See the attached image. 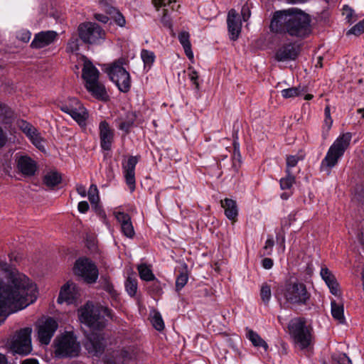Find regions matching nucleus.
I'll use <instances>...</instances> for the list:
<instances>
[{
    "label": "nucleus",
    "instance_id": "nucleus-47",
    "mask_svg": "<svg viewBox=\"0 0 364 364\" xmlns=\"http://www.w3.org/2000/svg\"><path fill=\"white\" fill-rule=\"evenodd\" d=\"M161 22L164 26L171 29L172 28V21L170 16L168 15L167 9L163 10V16L161 17Z\"/></svg>",
    "mask_w": 364,
    "mask_h": 364
},
{
    "label": "nucleus",
    "instance_id": "nucleus-60",
    "mask_svg": "<svg viewBox=\"0 0 364 364\" xmlns=\"http://www.w3.org/2000/svg\"><path fill=\"white\" fill-rule=\"evenodd\" d=\"M76 191L82 197H85L87 195L86 188L82 184H77Z\"/></svg>",
    "mask_w": 364,
    "mask_h": 364
},
{
    "label": "nucleus",
    "instance_id": "nucleus-17",
    "mask_svg": "<svg viewBox=\"0 0 364 364\" xmlns=\"http://www.w3.org/2000/svg\"><path fill=\"white\" fill-rule=\"evenodd\" d=\"M138 161V156H131L125 163H122V169L125 181L132 192L135 189V167Z\"/></svg>",
    "mask_w": 364,
    "mask_h": 364
},
{
    "label": "nucleus",
    "instance_id": "nucleus-45",
    "mask_svg": "<svg viewBox=\"0 0 364 364\" xmlns=\"http://www.w3.org/2000/svg\"><path fill=\"white\" fill-rule=\"evenodd\" d=\"M31 37V33L28 30L22 29L17 33L16 38L23 42L28 43Z\"/></svg>",
    "mask_w": 364,
    "mask_h": 364
},
{
    "label": "nucleus",
    "instance_id": "nucleus-41",
    "mask_svg": "<svg viewBox=\"0 0 364 364\" xmlns=\"http://www.w3.org/2000/svg\"><path fill=\"white\" fill-rule=\"evenodd\" d=\"M153 326L157 331H162L164 328V323L159 313H156L151 320Z\"/></svg>",
    "mask_w": 364,
    "mask_h": 364
},
{
    "label": "nucleus",
    "instance_id": "nucleus-15",
    "mask_svg": "<svg viewBox=\"0 0 364 364\" xmlns=\"http://www.w3.org/2000/svg\"><path fill=\"white\" fill-rule=\"evenodd\" d=\"M58 37L55 31H41L34 35V38L30 45L33 49H41L53 43Z\"/></svg>",
    "mask_w": 364,
    "mask_h": 364
},
{
    "label": "nucleus",
    "instance_id": "nucleus-61",
    "mask_svg": "<svg viewBox=\"0 0 364 364\" xmlns=\"http://www.w3.org/2000/svg\"><path fill=\"white\" fill-rule=\"evenodd\" d=\"M21 364H39L38 361L34 358H28L24 360Z\"/></svg>",
    "mask_w": 364,
    "mask_h": 364
},
{
    "label": "nucleus",
    "instance_id": "nucleus-4",
    "mask_svg": "<svg viewBox=\"0 0 364 364\" xmlns=\"http://www.w3.org/2000/svg\"><path fill=\"white\" fill-rule=\"evenodd\" d=\"M279 293L283 296L285 303L291 306H306L311 296L306 286L300 282H287L279 288Z\"/></svg>",
    "mask_w": 364,
    "mask_h": 364
},
{
    "label": "nucleus",
    "instance_id": "nucleus-37",
    "mask_svg": "<svg viewBox=\"0 0 364 364\" xmlns=\"http://www.w3.org/2000/svg\"><path fill=\"white\" fill-rule=\"evenodd\" d=\"M141 59L144 63V67L150 68L155 60L154 52L143 49L141 53Z\"/></svg>",
    "mask_w": 364,
    "mask_h": 364
},
{
    "label": "nucleus",
    "instance_id": "nucleus-3",
    "mask_svg": "<svg viewBox=\"0 0 364 364\" xmlns=\"http://www.w3.org/2000/svg\"><path fill=\"white\" fill-rule=\"evenodd\" d=\"M100 72L90 60H85L82 70V77L85 81L87 90L96 99L107 100L105 86L99 81Z\"/></svg>",
    "mask_w": 364,
    "mask_h": 364
},
{
    "label": "nucleus",
    "instance_id": "nucleus-29",
    "mask_svg": "<svg viewBox=\"0 0 364 364\" xmlns=\"http://www.w3.org/2000/svg\"><path fill=\"white\" fill-rule=\"evenodd\" d=\"M188 280V274L187 264H184L182 269L179 272L176 279V290L180 291L187 284Z\"/></svg>",
    "mask_w": 364,
    "mask_h": 364
},
{
    "label": "nucleus",
    "instance_id": "nucleus-22",
    "mask_svg": "<svg viewBox=\"0 0 364 364\" xmlns=\"http://www.w3.org/2000/svg\"><path fill=\"white\" fill-rule=\"evenodd\" d=\"M320 274L328 287L331 293L335 296H338L339 294V285L332 272L327 267H324L321 268Z\"/></svg>",
    "mask_w": 364,
    "mask_h": 364
},
{
    "label": "nucleus",
    "instance_id": "nucleus-64",
    "mask_svg": "<svg viewBox=\"0 0 364 364\" xmlns=\"http://www.w3.org/2000/svg\"><path fill=\"white\" fill-rule=\"evenodd\" d=\"M332 119L331 117L325 119V123L328 126V129H330L332 124Z\"/></svg>",
    "mask_w": 364,
    "mask_h": 364
},
{
    "label": "nucleus",
    "instance_id": "nucleus-51",
    "mask_svg": "<svg viewBox=\"0 0 364 364\" xmlns=\"http://www.w3.org/2000/svg\"><path fill=\"white\" fill-rule=\"evenodd\" d=\"M114 22L120 27H124L126 24L124 16L119 11H117L114 16Z\"/></svg>",
    "mask_w": 364,
    "mask_h": 364
},
{
    "label": "nucleus",
    "instance_id": "nucleus-7",
    "mask_svg": "<svg viewBox=\"0 0 364 364\" xmlns=\"http://www.w3.org/2000/svg\"><path fill=\"white\" fill-rule=\"evenodd\" d=\"M80 346L72 333H66L55 339V355L58 358H74L78 355Z\"/></svg>",
    "mask_w": 364,
    "mask_h": 364
},
{
    "label": "nucleus",
    "instance_id": "nucleus-11",
    "mask_svg": "<svg viewBox=\"0 0 364 364\" xmlns=\"http://www.w3.org/2000/svg\"><path fill=\"white\" fill-rule=\"evenodd\" d=\"M74 271L88 284L95 283L98 278L99 272L97 266L87 258H80L76 260Z\"/></svg>",
    "mask_w": 364,
    "mask_h": 364
},
{
    "label": "nucleus",
    "instance_id": "nucleus-9",
    "mask_svg": "<svg viewBox=\"0 0 364 364\" xmlns=\"http://www.w3.org/2000/svg\"><path fill=\"white\" fill-rule=\"evenodd\" d=\"M80 40L86 44H98L105 38V31L95 22H84L77 28Z\"/></svg>",
    "mask_w": 364,
    "mask_h": 364
},
{
    "label": "nucleus",
    "instance_id": "nucleus-8",
    "mask_svg": "<svg viewBox=\"0 0 364 364\" xmlns=\"http://www.w3.org/2000/svg\"><path fill=\"white\" fill-rule=\"evenodd\" d=\"M107 73L119 91L127 93L131 88V77L129 73L122 66V63L117 61L112 63L107 69Z\"/></svg>",
    "mask_w": 364,
    "mask_h": 364
},
{
    "label": "nucleus",
    "instance_id": "nucleus-54",
    "mask_svg": "<svg viewBox=\"0 0 364 364\" xmlns=\"http://www.w3.org/2000/svg\"><path fill=\"white\" fill-rule=\"evenodd\" d=\"M7 142V134L0 126V149L3 148Z\"/></svg>",
    "mask_w": 364,
    "mask_h": 364
},
{
    "label": "nucleus",
    "instance_id": "nucleus-6",
    "mask_svg": "<svg viewBox=\"0 0 364 364\" xmlns=\"http://www.w3.org/2000/svg\"><path fill=\"white\" fill-rule=\"evenodd\" d=\"M304 318H295L290 321L288 328L290 335L301 349L308 348L311 341V329L306 325Z\"/></svg>",
    "mask_w": 364,
    "mask_h": 364
},
{
    "label": "nucleus",
    "instance_id": "nucleus-48",
    "mask_svg": "<svg viewBox=\"0 0 364 364\" xmlns=\"http://www.w3.org/2000/svg\"><path fill=\"white\" fill-rule=\"evenodd\" d=\"M103 289L109 293L112 297L116 298L117 296V292L114 289V286L109 281H106L103 284Z\"/></svg>",
    "mask_w": 364,
    "mask_h": 364
},
{
    "label": "nucleus",
    "instance_id": "nucleus-26",
    "mask_svg": "<svg viewBox=\"0 0 364 364\" xmlns=\"http://www.w3.org/2000/svg\"><path fill=\"white\" fill-rule=\"evenodd\" d=\"M80 105L81 103L77 98L70 97L64 102H61L58 106L61 111L70 114L73 110H77Z\"/></svg>",
    "mask_w": 364,
    "mask_h": 364
},
{
    "label": "nucleus",
    "instance_id": "nucleus-32",
    "mask_svg": "<svg viewBox=\"0 0 364 364\" xmlns=\"http://www.w3.org/2000/svg\"><path fill=\"white\" fill-rule=\"evenodd\" d=\"M69 114L79 124H85L88 116L85 108L82 105V104L80 105V107L77 108V110H73Z\"/></svg>",
    "mask_w": 364,
    "mask_h": 364
},
{
    "label": "nucleus",
    "instance_id": "nucleus-46",
    "mask_svg": "<svg viewBox=\"0 0 364 364\" xmlns=\"http://www.w3.org/2000/svg\"><path fill=\"white\" fill-rule=\"evenodd\" d=\"M274 245V241L272 237H269L265 242V245L263 247V255H270L272 252L273 247Z\"/></svg>",
    "mask_w": 364,
    "mask_h": 364
},
{
    "label": "nucleus",
    "instance_id": "nucleus-30",
    "mask_svg": "<svg viewBox=\"0 0 364 364\" xmlns=\"http://www.w3.org/2000/svg\"><path fill=\"white\" fill-rule=\"evenodd\" d=\"M62 178L60 173L56 171H50L43 177V183L50 188H53L60 183Z\"/></svg>",
    "mask_w": 364,
    "mask_h": 364
},
{
    "label": "nucleus",
    "instance_id": "nucleus-43",
    "mask_svg": "<svg viewBox=\"0 0 364 364\" xmlns=\"http://www.w3.org/2000/svg\"><path fill=\"white\" fill-rule=\"evenodd\" d=\"M79 50V39L77 36H73L68 41L67 44V50L74 53Z\"/></svg>",
    "mask_w": 364,
    "mask_h": 364
},
{
    "label": "nucleus",
    "instance_id": "nucleus-23",
    "mask_svg": "<svg viewBox=\"0 0 364 364\" xmlns=\"http://www.w3.org/2000/svg\"><path fill=\"white\" fill-rule=\"evenodd\" d=\"M221 206L224 208L225 216L232 222L237 221L238 208L235 200L230 198H225L220 201Z\"/></svg>",
    "mask_w": 364,
    "mask_h": 364
},
{
    "label": "nucleus",
    "instance_id": "nucleus-42",
    "mask_svg": "<svg viewBox=\"0 0 364 364\" xmlns=\"http://www.w3.org/2000/svg\"><path fill=\"white\" fill-rule=\"evenodd\" d=\"M364 33V18L353 26L348 32L347 35L353 34L360 36Z\"/></svg>",
    "mask_w": 364,
    "mask_h": 364
},
{
    "label": "nucleus",
    "instance_id": "nucleus-39",
    "mask_svg": "<svg viewBox=\"0 0 364 364\" xmlns=\"http://www.w3.org/2000/svg\"><path fill=\"white\" fill-rule=\"evenodd\" d=\"M272 296L271 287L267 283L262 285L260 289V297L264 304H268Z\"/></svg>",
    "mask_w": 364,
    "mask_h": 364
},
{
    "label": "nucleus",
    "instance_id": "nucleus-36",
    "mask_svg": "<svg viewBox=\"0 0 364 364\" xmlns=\"http://www.w3.org/2000/svg\"><path fill=\"white\" fill-rule=\"evenodd\" d=\"M303 90V89H301V87H292L282 90L281 94L284 98H292L299 96Z\"/></svg>",
    "mask_w": 364,
    "mask_h": 364
},
{
    "label": "nucleus",
    "instance_id": "nucleus-20",
    "mask_svg": "<svg viewBox=\"0 0 364 364\" xmlns=\"http://www.w3.org/2000/svg\"><path fill=\"white\" fill-rule=\"evenodd\" d=\"M18 127L28 137L33 145L40 150L44 149L43 138L36 127L25 120L19 121Z\"/></svg>",
    "mask_w": 364,
    "mask_h": 364
},
{
    "label": "nucleus",
    "instance_id": "nucleus-16",
    "mask_svg": "<svg viewBox=\"0 0 364 364\" xmlns=\"http://www.w3.org/2000/svg\"><path fill=\"white\" fill-rule=\"evenodd\" d=\"M299 54V46L293 43H284L276 50L274 59L278 62L294 60Z\"/></svg>",
    "mask_w": 364,
    "mask_h": 364
},
{
    "label": "nucleus",
    "instance_id": "nucleus-33",
    "mask_svg": "<svg viewBox=\"0 0 364 364\" xmlns=\"http://www.w3.org/2000/svg\"><path fill=\"white\" fill-rule=\"evenodd\" d=\"M139 274L142 280L151 282L156 278L151 269L146 264H141L137 267Z\"/></svg>",
    "mask_w": 364,
    "mask_h": 364
},
{
    "label": "nucleus",
    "instance_id": "nucleus-5",
    "mask_svg": "<svg viewBox=\"0 0 364 364\" xmlns=\"http://www.w3.org/2000/svg\"><path fill=\"white\" fill-rule=\"evenodd\" d=\"M351 138V133L346 132L336 139L321 161V168L322 170L329 171L338 164V160L348 148Z\"/></svg>",
    "mask_w": 364,
    "mask_h": 364
},
{
    "label": "nucleus",
    "instance_id": "nucleus-57",
    "mask_svg": "<svg viewBox=\"0 0 364 364\" xmlns=\"http://www.w3.org/2000/svg\"><path fill=\"white\" fill-rule=\"evenodd\" d=\"M191 80L193 82V83L196 85V88L197 90L199 89V84L198 82V73L196 71H192L191 73L189 75Z\"/></svg>",
    "mask_w": 364,
    "mask_h": 364
},
{
    "label": "nucleus",
    "instance_id": "nucleus-44",
    "mask_svg": "<svg viewBox=\"0 0 364 364\" xmlns=\"http://www.w3.org/2000/svg\"><path fill=\"white\" fill-rule=\"evenodd\" d=\"M152 281V284L149 287V292L154 295L161 294L162 292V287L160 281H159L156 278L154 279V280Z\"/></svg>",
    "mask_w": 364,
    "mask_h": 364
},
{
    "label": "nucleus",
    "instance_id": "nucleus-1",
    "mask_svg": "<svg viewBox=\"0 0 364 364\" xmlns=\"http://www.w3.org/2000/svg\"><path fill=\"white\" fill-rule=\"evenodd\" d=\"M101 313L112 319L111 309L107 307L95 306L92 302H87L78 310L80 322L93 330L87 335L84 345L88 353L95 356L102 355L106 346L105 338L100 332L105 326Z\"/></svg>",
    "mask_w": 364,
    "mask_h": 364
},
{
    "label": "nucleus",
    "instance_id": "nucleus-31",
    "mask_svg": "<svg viewBox=\"0 0 364 364\" xmlns=\"http://www.w3.org/2000/svg\"><path fill=\"white\" fill-rule=\"evenodd\" d=\"M331 314L333 318L337 320L340 323L345 322V317L343 315V305L336 303V301H331Z\"/></svg>",
    "mask_w": 364,
    "mask_h": 364
},
{
    "label": "nucleus",
    "instance_id": "nucleus-53",
    "mask_svg": "<svg viewBox=\"0 0 364 364\" xmlns=\"http://www.w3.org/2000/svg\"><path fill=\"white\" fill-rule=\"evenodd\" d=\"M241 14L244 21H247L248 18L250 17L251 11L247 4H245L242 6L241 9Z\"/></svg>",
    "mask_w": 364,
    "mask_h": 364
},
{
    "label": "nucleus",
    "instance_id": "nucleus-40",
    "mask_svg": "<svg viewBox=\"0 0 364 364\" xmlns=\"http://www.w3.org/2000/svg\"><path fill=\"white\" fill-rule=\"evenodd\" d=\"M88 198L91 204H97L100 200L98 189L96 185L92 184L88 191Z\"/></svg>",
    "mask_w": 364,
    "mask_h": 364
},
{
    "label": "nucleus",
    "instance_id": "nucleus-13",
    "mask_svg": "<svg viewBox=\"0 0 364 364\" xmlns=\"http://www.w3.org/2000/svg\"><path fill=\"white\" fill-rule=\"evenodd\" d=\"M15 162L18 172L24 176L31 177L35 175L38 165L36 161L28 155H15Z\"/></svg>",
    "mask_w": 364,
    "mask_h": 364
},
{
    "label": "nucleus",
    "instance_id": "nucleus-49",
    "mask_svg": "<svg viewBox=\"0 0 364 364\" xmlns=\"http://www.w3.org/2000/svg\"><path fill=\"white\" fill-rule=\"evenodd\" d=\"M176 2V0H152V4L155 9L159 11L160 8L166 6L167 4Z\"/></svg>",
    "mask_w": 364,
    "mask_h": 364
},
{
    "label": "nucleus",
    "instance_id": "nucleus-27",
    "mask_svg": "<svg viewBox=\"0 0 364 364\" xmlns=\"http://www.w3.org/2000/svg\"><path fill=\"white\" fill-rule=\"evenodd\" d=\"M14 117L13 109L5 103L0 102V121L3 124H9Z\"/></svg>",
    "mask_w": 364,
    "mask_h": 364
},
{
    "label": "nucleus",
    "instance_id": "nucleus-14",
    "mask_svg": "<svg viewBox=\"0 0 364 364\" xmlns=\"http://www.w3.org/2000/svg\"><path fill=\"white\" fill-rule=\"evenodd\" d=\"M99 137L102 149L110 151L114 141V130L106 120L101 121L99 124Z\"/></svg>",
    "mask_w": 364,
    "mask_h": 364
},
{
    "label": "nucleus",
    "instance_id": "nucleus-62",
    "mask_svg": "<svg viewBox=\"0 0 364 364\" xmlns=\"http://www.w3.org/2000/svg\"><path fill=\"white\" fill-rule=\"evenodd\" d=\"M0 268L4 272L9 270V266L6 262L0 261Z\"/></svg>",
    "mask_w": 364,
    "mask_h": 364
},
{
    "label": "nucleus",
    "instance_id": "nucleus-28",
    "mask_svg": "<svg viewBox=\"0 0 364 364\" xmlns=\"http://www.w3.org/2000/svg\"><path fill=\"white\" fill-rule=\"evenodd\" d=\"M189 33L188 32H181L178 35V40L183 46L186 56L191 59L193 58V53L191 50V44L189 41Z\"/></svg>",
    "mask_w": 364,
    "mask_h": 364
},
{
    "label": "nucleus",
    "instance_id": "nucleus-21",
    "mask_svg": "<svg viewBox=\"0 0 364 364\" xmlns=\"http://www.w3.org/2000/svg\"><path fill=\"white\" fill-rule=\"evenodd\" d=\"M115 218L121 227V231L126 237L133 238L135 232L129 214L124 212H117Z\"/></svg>",
    "mask_w": 364,
    "mask_h": 364
},
{
    "label": "nucleus",
    "instance_id": "nucleus-12",
    "mask_svg": "<svg viewBox=\"0 0 364 364\" xmlns=\"http://www.w3.org/2000/svg\"><path fill=\"white\" fill-rule=\"evenodd\" d=\"M58 328L57 321L51 317H48L38 322L37 325L38 340L43 345H48L55 332Z\"/></svg>",
    "mask_w": 364,
    "mask_h": 364
},
{
    "label": "nucleus",
    "instance_id": "nucleus-10",
    "mask_svg": "<svg viewBox=\"0 0 364 364\" xmlns=\"http://www.w3.org/2000/svg\"><path fill=\"white\" fill-rule=\"evenodd\" d=\"M31 327H26L17 331L11 342V348L16 353L26 355L32 350Z\"/></svg>",
    "mask_w": 364,
    "mask_h": 364
},
{
    "label": "nucleus",
    "instance_id": "nucleus-19",
    "mask_svg": "<svg viewBox=\"0 0 364 364\" xmlns=\"http://www.w3.org/2000/svg\"><path fill=\"white\" fill-rule=\"evenodd\" d=\"M227 24L230 39L236 41L241 33L242 22L238 14L233 9L228 11Z\"/></svg>",
    "mask_w": 364,
    "mask_h": 364
},
{
    "label": "nucleus",
    "instance_id": "nucleus-50",
    "mask_svg": "<svg viewBox=\"0 0 364 364\" xmlns=\"http://www.w3.org/2000/svg\"><path fill=\"white\" fill-rule=\"evenodd\" d=\"M300 158L296 155L288 156L287 157V169L296 166Z\"/></svg>",
    "mask_w": 364,
    "mask_h": 364
},
{
    "label": "nucleus",
    "instance_id": "nucleus-55",
    "mask_svg": "<svg viewBox=\"0 0 364 364\" xmlns=\"http://www.w3.org/2000/svg\"><path fill=\"white\" fill-rule=\"evenodd\" d=\"M273 260L269 257H266L262 261V265L266 269H270L273 267Z\"/></svg>",
    "mask_w": 364,
    "mask_h": 364
},
{
    "label": "nucleus",
    "instance_id": "nucleus-35",
    "mask_svg": "<svg viewBox=\"0 0 364 364\" xmlns=\"http://www.w3.org/2000/svg\"><path fill=\"white\" fill-rule=\"evenodd\" d=\"M137 280L135 277L129 276L125 282L126 291L130 296H134L137 291Z\"/></svg>",
    "mask_w": 364,
    "mask_h": 364
},
{
    "label": "nucleus",
    "instance_id": "nucleus-52",
    "mask_svg": "<svg viewBox=\"0 0 364 364\" xmlns=\"http://www.w3.org/2000/svg\"><path fill=\"white\" fill-rule=\"evenodd\" d=\"M343 14L346 15V18L348 21H353V16L354 15V11L350 8L348 5L343 6Z\"/></svg>",
    "mask_w": 364,
    "mask_h": 364
},
{
    "label": "nucleus",
    "instance_id": "nucleus-18",
    "mask_svg": "<svg viewBox=\"0 0 364 364\" xmlns=\"http://www.w3.org/2000/svg\"><path fill=\"white\" fill-rule=\"evenodd\" d=\"M80 294L78 288L73 282H68L64 284L60 291L58 303L62 304L66 302L68 304H74L76 302Z\"/></svg>",
    "mask_w": 364,
    "mask_h": 364
},
{
    "label": "nucleus",
    "instance_id": "nucleus-25",
    "mask_svg": "<svg viewBox=\"0 0 364 364\" xmlns=\"http://www.w3.org/2000/svg\"><path fill=\"white\" fill-rule=\"evenodd\" d=\"M246 337L251 341L255 347H262L265 351L267 350L269 348L268 344L257 332L247 328Z\"/></svg>",
    "mask_w": 364,
    "mask_h": 364
},
{
    "label": "nucleus",
    "instance_id": "nucleus-38",
    "mask_svg": "<svg viewBox=\"0 0 364 364\" xmlns=\"http://www.w3.org/2000/svg\"><path fill=\"white\" fill-rule=\"evenodd\" d=\"M331 360V364H352V362L348 355L343 353L332 355Z\"/></svg>",
    "mask_w": 364,
    "mask_h": 364
},
{
    "label": "nucleus",
    "instance_id": "nucleus-63",
    "mask_svg": "<svg viewBox=\"0 0 364 364\" xmlns=\"http://www.w3.org/2000/svg\"><path fill=\"white\" fill-rule=\"evenodd\" d=\"M0 364H7V360L4 355L0 353Z\"/></svg>",
    "mask_w": 364,
    "mask_h": 364
},
{
    "label": "nucleus",
    "instance_id": "nucleus-56",
    "mask_svg": "<svg viewBox=\"0 0 364 364\" xmlns=\"http://www.w3.org/2000/svg\"><path fill=\"white\" fill-rule=\"evenodd\" d=\"M77 209L79 212L85 213L89 209V204L87 201H81L78 203Z\"/></svg>",
    "mask_w": 364,
    "mask_h": 364
},
{
    "label": "nucleus",
    "instance_id": "nucleus-24",
    "mask_svg": "<svg viewBox=\"0 0 364 364\" xmlns=\"http://www.w3.org/2000/svg\"><path fill=\"white\" fill-rule=\"evenodd\" d=\"M136 119V115L134 112H127L124 118H119L117 119L118 129L124 132L125 134H129L131 129L133 127Z\"/></svg>",
    "mask_w": 364,
    "mask_h": 364
},
{
    "label": "nucleus",
    "instance_id": "nucleus-2",
    "mask_svg": "<svg viewBox=\"0 0 364 364\" xmlns=\"http://www.w3.org/2000/svg\"><path fill=\"white\" fill-rule=\"evenodd\" d=\"M311 18L301 11H277L271 20L272 32L284 34L293 38L304 39L311 33Z\"/></svg>",
    "mask_w": 364,
    "mask_h": 364
},
{
    "label": "nucleus",
    "instance_id": "nucleus-34",
    "mask_svg": "<svg viewBox=\"0 0 364 364\" xmlns=\"http://www.w3.org/2000/svg\"><path fill=\"white\" fill-rule=\"evenodd\" d=\"M286 173V177L281 178L279 181L280 188L282 190L290 189L295 183V177L291 173L289 169H287Z\"/></svg>",
    "mask_w": 364,
    "mask_h": 364
},
{
    "label": "nucleus",
    "instance_id": "nucleus-59",
    "mask_svg": "<svg viewBox=\"0 0 364 364\" xmlns=\"http://www.w3.org/2000/svg\"><path fill=\"white\" fill-rule=\"evenodd\" d=\"M95 18L98 21H100L103 23H107V21H109V17L105 14H95Z\"/></svg>",
    "mask_w": 364,
    "mask_h": 364
},
{
    "label": "nucleus",
    "instance_id": "nucleus-58",
    "mask_svg": "<svg viewBox=\"0 0 364 364\" xmlns=\"http://www.w3.org/2000/svg\"><path fill=\"white\" fill-rule=\"evenodd\" d=\"M134 355H132L131 353L127 349H122L120 353V356L124 360H129L132 358Z\"/></svg>",
    "mask_w": 364,
    "mask_h": 364
}]
</instances>
